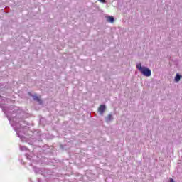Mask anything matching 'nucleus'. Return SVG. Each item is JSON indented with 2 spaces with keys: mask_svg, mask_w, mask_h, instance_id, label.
<instances>
[{
  "mask_svg": "<svg viewBox=\"0 0 182 182\" xmlns=\"http://www.w3.org/2000/svg\"><path fill=\"white\" fill-rule=\"evenodd\" d=\"M136 69L139 70L141 75H143L144 76H146V77H150V76H151V70H150V68L146 66H142L141 63H138L136 64Z\"/></svg>",
  "mask_w": 182,
  "mask_h": 182,
  "instance_id": "nucleus-1",
  "label": "nucleus"
},
{
  "mask_svg": "<svg viewBox=\"0 0 182 182\" xmlns=\"http://www.w3.org/2000/svg\"><path fill=\"white\" fill-rule=\"evenodd\" d=\"M106 112V106L105 105H100L98 108V112L101 116H103V114Z\"/></svg>",
  "mask_w": 182,
  "mask_h": 182,
  "instance_id": "nucleus-2",
  "label": "nucleus"
},
{
  "mask_svg": "<svg viewBox=\"0 0 182 182\" xmlns=\"http://www.w3.org/2000/svg\"><path fill=\"white\" fill-rule=\"evenodd\" d=\"M112 120H113V116L112 114H109L105 117V122L107 123L112 122Z\"/></svg>",
  "mask_w": 182,
  "mask_h": 182,
  "instance_id": "nucleus-3",
  "label": "nucleus"
},
{
  "mask_svg": "<svg viewBox=\"0 0 182 182\" xmlns=\"http://www.w3.org/2000/svg\"><path fill=\"white\" fill-rule=\"evenodd\" d=\"M33 98L34 100H36V102H38L41 105L42 100H41V97H38L36 95H33Z\"/></svg>",
  "mask_w": 182,
  "mask_h": 182,
  "instance_id": "nucleus-4",
  "label": "nucleus"
},
{
  "mask_svg": "<svg viewBox=\"0 0 182 182\" xmlns=\"http://www.w3.org/2000/svg\"><path fill=\"white\" fill-rule=\"evenodd\" d=\"M107 22H110L111 23H113L114 22V18L113 16H107Z\"/></svg>",
  "mask_w": 182,
  "mask_h": 182,
  "instance_id": "nucleus-5",
  "label": "nucleus"
},
{
  "mask_svg": "<svg viewBox=\"0 0 182 182\" xmlns=\"http://www.w3.org/2000/svg\"><path fill=\"white\" fill-rule=\"evenodd\" d=\"M180 79H182V76L180 75V74H176V75L175 76V82L176 83H178V82H180Z\"/></svg>",
  "mask_w": 182,
  "mask_h": 182,
  "instance_id": "nucleus-6",
  "label": "nucleus"
},
{
  "mask_svg": "<svg viewBox=\"0 0 182 182\" xmlns=\"http://www.w3.org/2000/svg\"><path fill=\"white\" fill-rule=\"evenodd\" d=\"M100 2H101L102 4H105L106 3V0H98Z\"/></svg>",
  "mask_w": 182,
  "mask_h": 182,
  "instance_id": "nucleus-7",
  "label": "nucleus"
}]
</instances>
